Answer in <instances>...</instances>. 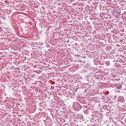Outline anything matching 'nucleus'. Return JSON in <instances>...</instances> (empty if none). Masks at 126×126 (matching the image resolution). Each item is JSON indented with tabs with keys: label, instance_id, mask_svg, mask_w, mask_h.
Wrapping results in <instances>:
<instances>
[{
	"label": "nucleus",
	"instance_id": "1",
	"mask_svg": "<svg viewBox=\"0 0 126 126\" xmlns=\"http://www.w3.org/2000/svg\"><path fill=\"white\" fill-rule=\"evenodd\" d=\"M122 86H122V85L120 84V85H116V87L117 89H121V88H122Z\"/></svg>",
	"mask_w": 126,
	"mask_h": 126
}]
</instances>
